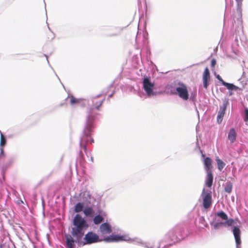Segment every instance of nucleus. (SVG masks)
<instances>
[{"mask_svg":"<svg viewBox=\"0 0 248 248\" xmlns=\"http://www.w3.org/2000/svg\"><path fill=\"white\" fill-rule=\"evenodd\" d=\"M86 221L79 214H77L73 220L71 234L77 241H79L83 236L85 231L88 228Z\"/></svg>","mask_w":248,"mask_h":248,"instance_id":"1","label":"nucleus"},{"mask_svg":"<svg viewBox=\"0 0 248 248\" xmlns=\"http://www.w3.org/2000/svg\"><path fill=\"white\" fill-rule=\"evenodd\" d=\"M184 230L180 227L176 226L170 230L164 236L163 239L159 243L158 248H160L162 245V242L168 243L164 248H166L172 244L177 242L183 239V232Z\"/></svg>","mask_w":248,"mask_h":248,"instance_id":"2","label":"nucleus"},{"mask_svg":"<svg viewBox=\"0 0 248 248\" xmlns=\"http://www.w3.org/2000/svg\"><path fill=\"white\" fill-rule=\"evenodd\" d=\"M92 117V113L90 111L86 117V124L83 131V136L80 139V148H83L85 151H86V147L84 142H90L91 143H93L94 142L93 139L90 137L94 127V121H93Z\"/></svg>","mask_w":248,"mask_h":248,"instance_id":"3","label":"nucleus"},{"mask_svg":"<svg viewBox=\"0 0 248 248\" xmlns=\"http://www.w3.org/2000/svg\"><path fill=\"white\" fill-rule=\"evenodd\" d=\"M104 241L106 242H119L121 241L134 242L141 243V240L139 238L132 239L128 235L112 234L104 238Z\"/></svg>","mask_w":248,"mask_h":248,"instance_id":"4","label":"nucleus"},{"mask_svg":"<svg viewBox=\"0 0 248 248\" xmlns=\"http://www.w3.org/2000/svg\"><path fill=\"white\" fill-rule=\"evenodd\" d=\"M173 93L178 95V96L184 100H187L189 99V94L187 86L182 82H179L175 87V91Z\"/></svg>","mask_w":248,"mask_h":248,"instance_id":"5","label":"nucleus"},{"mask_svg":"<svg viewBox=\"0 0 248 248\" xmlns=\"http://www.w3.org/2000/svg\"><path fill=\"white\" fill-rule=\"evenodd\" d=\"M100 96V95H98L96 96L95 97H93L92 98V107L87 111V115H88V113L91 111L92 113L93 121H94L96 116L98 115V113L95 112L94 111V108H96L97 110L99 109V107L102 105V103L105 100V98H103L101 99H98V98ZM89 105H91L90 103L89 104Z\"/></svg>","mask_w":248,"mask_h":248,"instance_id":"6","label":"nucleus"},{"mask_svg":"<svg viewBox=\"0 0 248 248\" xmlns=\"http://www.w3.org/2000/svg\"><path fill=\"white\" fill-rule=\"evenodd\" d=\"M143 88L148 96L156 95V92L154 91L155 88L154 83L152 82L151 79L148 77L144 78L143 81Z\"/></svg>","mask_w":248,"mask_h":248,"instance_id":"7","label":"nucleus"},{"mask_svg":"<svg viewBox=\"0 0 248 248\" xmlns=\"http://www.w3.org/2000/svg\"><path fill=\"white\" fill-rule=\"evenodd\" d=\"M233 220L230 219L228 220L223 221L217 219V217H214L213 221L211 223V225L213 226L215 230H218L222 227L231 226L233 224Z\"/></svg>","mask_w":248,"mask_h":248,"instance_id":"8","label":"nucleus"},{"mask_svg":"<svg viewBox=\"0 0 248 248\" xmlns=\"http://www.w3.org/2000/svg\"><path fill=\"white\" fill-rule=\"evenodd\" d=\"M84 240V245L91 244L101 241L98 235L92 232H89L85 234Z\"/></svg>","mask_w":248,"mask_h":248,"instance_id":"9","label":"nucleus"},{"mask_svg":"<svg viewBox=\"0 0 248 248\" xmlns=\"http://www.w3.org/2000/svg\"><path fill=\"white\" fill-rule=\"evenodd\" d=\"M78 198V201L87 204L90 202L91 195L89 191L84 190L80 192Z\"/></svg>","mask_w":248,"mask_h":248,"instance_id":"10","label":"nucleus"},{"mask_svg":"<svg viewBox=\"0 0 248 248\" xmlns=\"http://www.w3.org/2000/svg\"><path fill=\"white\" fill-rule=\"evenodd\" d=\"M232 232L236 243V248H241L240 230L238 227H234Z\"/></svg>","mask_w":248,"mask_h":248,"instance_id":"11","label":"nucleus"},{"mask_svg":"<svg viewBox=\"0 0 248 248\" xmlns=\"http://www.w3.org/2000/svg\"><path fill=\"white\" fill-rule=\"evenodd\" d=\"M99 231L102 235L110 234L112 232L111 226L107 222L102 223L99 227Z\"/></svg>","mask_w":248,"mask_h":248,"instance_id":"12","label":"nucleus"},{"mask_svg":"<svg viewBox=\"0 0 248 248\" xmlns=\"http://www.w3.org/2000/svg\"><path fill=\"white\" fill-rule=\"evenodd\" d=\"M227 102H224L222 105L220 106L219 110L218 112L217 116V122L218 124H220L224 117L226 108H227Z\"/></svg>","mask_w":248,"mask_h":248,"instance_id":"13","label":"nucleus"},{"mask_svg":"<svg viewBox=\"0 0 248 248\" xmlns=\"http://www.w3.org/2000/svg\"><path fill=\"white\" fill-rule=\"evenodd\" d=\"M202 194H204L203 199V205L205 208H209L211 204V195L209 192H205V189H203Z\"/></svg>","mask_w":248,"mask_h":248,"instance_id":"14","label":"nucleus"},{"mask_svg":"<svg viewBox=\"0 0 248 248\" xmlns=\"http://www.w3.org/2000/svg\"><path fill=\"white\" fill-rule=\"evenodd\" d=\"M210 79V72L208 68L206 67L202 75V81L203 87L205 88H207L209 84V81Z\"/></svg>","mask_w":248,"mask_h":248,"instance_id":"15","label":"nucleus"},{"mask_svg":"<svg viewBox=\"0 0 248 248\" xmlns=\"http://www.w3.org/2000/svg\"><path fill=\"white\" fill-rule=\"evenodd\" d=\"M206 173L205 185L208 187H210L213 184V176L211 171L206 172Z\"/></svg>","mask_w":248,"mask_h":248,"instance_id":"16","label":"nucleus"},{"mask_svg":"<svg viewBox=\"0 0 248 248\" xmlns=\"http://www.w3.org/2000/svg\"><path fill=\"white\" fill-rule=\"evenodd\" d=\"M236 137V133L234 128H231L228 133V138L229 140L230 141L231 143H233Z\"/></svg>","mask_w":248,"mask_h":248,"instance_id":"17","label":"nucleus"},{"mask_svg":"<svg viewBox=\"0 0 248 248\" xmlns=\"http://www.w3.org/2000/svg\"><path fill=\"white\" fill-rule=\"evenodd\" d=\"M214 217H217V219H221L224 221L228 220L227 215L223 211H219L215 213Z\"/></svg>","mask_w":248,"mask_h":248,"instance_id":"18","label":"nucleus"},{"mask_svg":"<svg viewBox=\"0 0 248 248\" xmlns=\"http://www.w3.org/2000/svg\"><path fill=\"white\" fill-rule=\"evenodd\" d=\"M204 169L206 172L211 171L212 160L210 158L206 157L204 160Z\"/></svg>","mask_w":248,"mask_h":248,"instance_id":"19","label":"nucleus"},{"mask_svg":"<svg viewBox=\"0 0 248 248\" xmlns=\"http://www.w3.org/2000/svg\"><path fill=\"white\" fill-rule=\"evenodd\" d=\"M83 213L86 217H93L94 211L92 207H87L83 210Z\"/></svg>","mask_w":248,"mask_h":248,"instance_id":"20","label":"nucleus"},{"mask_svg":"<svg viewBox=\"0 0 248 248\" xmlns=\"http://www.w3.org/2000/svg\"><path fill=\"white\" fill-rule=\"evenodd\" d=\"M66 245L68 248H73L74 246V240L71 235L66 236Z\"/></svg>","mask_w":248,"mask_h":248,"instance_id":"21","label":"nucleus"},{"mask_svg":"<svg viewBox=\"0 0 248 248\" xmlns=\"http://www.w3.org/2000/svg\"><path fill=\"white\" fill-rule=\"evenodd\" d=\"M85 203L83 202H79L77 203L75 206V212L76 213H79L83 210Z\"/></svg>","mask_w":248,"mask_h":248,"instance_id":"22","label":"nucleus"},{"mask_svg":"<svg viewBox=\"0 0 248 248\" xmlns=\"http://www.w3.org/2000/svg\"><path fill=\"white\" fill-rule=\"evenodd\" d=\"M223 85L225 86L229 90H237L238 87L232 83H229L226 82H223Z\"/></svg>","mask_w":248,"mask_h":248,"instance_id":"23","label":"nucleus"},{"mask_svg":"<svg viewBox=\"0 0 248 248\" xmlns=\"http://www.w3.org/2000/svg\"><path fill=\"white\" fill-rule=\"evenodd\" d=\"M216 160L217 164L218 169L220 171H221L222 170L225 166V163L223 161H222L221 159H220L218 157H216Z\"/></svg>","mask_w":248,"mask_h":248,"instance_id":"24","label":"nucleus"},{"mask_svg":"<svg viewBox=\"0 0 248 248\" xmlns=\"http://www.w3.org/2000/svg\"><path fill=\"white\" fill-rule=\"evenodd\" d=\"M68 98L70 99V103L72 106H74L77 104H78L80 101V99H77L72 95H69Z\"/></svg>","mask_w":248,"mask_h":248,"instance_id":"25","label":"nucleus"},{"mask_svg":"<svg viewBox=\"0 0 248 248\" xmlns=\"http://www.w3.org/2000/svg\"><path fill=\"white\" fill-rule=\"evenodd\" d=\"M232 183L227 182L226 183L225 187H224V189L226 192H227L228 193H230L232 192Z\"/></svg>","mask_w":248,"mask_h":248,"instance_id":"26","label":"nucleus"},{"mask_svg":"<svg viewBox=\"0 0 248 248\" xmlns=\"http://www.w3.org/2000/svg\"><path fill=\"white\" fill-rule=\"evenodd\" d=\"M103 218L100 215H97L93 218V222L95 224H99L103 221Z\"/></svg>","mask_w":248,"mask_h":248,"instance_id":"27","label":"nucleus"},{"mask_svg":"<svg viewBox=\"0 0 248 248\" xmlns=\"http://www.w3.org/2000/svg\"><path fill=\"white\" fill-rule=\"evenodd\" d=\"M0 147H2L5 145L6 144V139L4 137V135L0 130Z\"/></svg>","mask_w":248,"mask_h":248,"instance_id":"28","label":"nucleus"},{"mask_svg":"<svg viewBox=\"0 0 248 248\" xmlns=\"http://www.w3.org/2000/svg\"><path fill=\"white\" fill-rule=\"evenodd\" d=\"M196 96L197 92L196 90H195V91H193L190 93L189 99L194 102L196 100Z\"/></svg>","mask_w":248,"mask_h":248,"instance_id":"29","label":"nucleus"},{"mask_svg":"<svg viewBox=\"0 0 248 248\" xmlns=\"http://www.w3.org/2000/svg\"><path fill=\"white\" fill-rule=\"evenodd\" d=\"M244 120L245 122H248V108H246L245 109V115L244 117Z\"/></svg>","mask_w":248,"mask_h":248,"instance_id":"30","label":"nucleus"},{"mask_svg":"<svg viewBox=\"0 0 248 248\" xmlns=\"http://www.w3.org/2000/svg\"><path fill=\"white\" fill-rule=\"evenodd\" d=\"M220 81V82H221V83L223 85V82H225L224 81H223V80L222 79V78H221V77L219 76V75H217V77H216Z\"/></svg>","mask_w":248,"mask_h":248,"instance_id":"31","label":"nucleus"},{"mask_svg":"<svg viewBox=\"0 0 248 248\" xmlns=\"http://www.w3.org/2000/svg\"><path fill=\"white\" fill-rule=\"evenodd\" d=\"M216 64V61L215 59H213L211 62V65L212 67H214Z\"/></svg>","mask_w":248,"mask_h":248,"instance_id":"32","label":"nucleus"},{"mask_svg":"<svg viewBox=\"0 0 248 248\" xmlns=\"http://www.w3.org/2000/svg\"><path fill=\"white\" fill-rule=\"evenodd\" d=\"M236 1L237 2L238 8H240L241 6V2H242V0H236Z\"/></svg>","mask_w":248,"mask_h":248,"instance_id":"33","label":"nucleus"},{"mask_svg":"<svg viewBox=\"0 0 248 248\" xmlns=\"http://www.w3.org/2000/svg\"><path fill=\"white\" fill-rule=\"evenodd\" d=\"M0 157H1L2 155H4V153L3 149L2 148V147H0Z\"/></svg>","mask_w":248,"mask_h":248,"instance_id":"34","label":"nucleus"},{"mask_svg":"<svg viewBox=\"0 0 248 248\" xmlns=\"http://www.w3.org/2000/svg\"><path fill=\"white\" fill-rule=\"evenodd\" d=\"M144 247L146 248H154L152 246H149L147 244H145Z\"/></svg>","mask_w":248,"mask_h":248,"instance_id":"35","label":"nucleus"},{"mask_svg":"<svg viewBox=\"0 0 248 248\" xmlns=\"http://www.w3.org/2000/svg\"><path fill=\"white\" fill-rule=\"evenodd\" d=\"M138 35H139V34L138 33V35H137V37H136V41H138Z\"/></svg>","mask_w":248,"mask_h":248,"instance_id":"36","label":"nucleus"},{"mask_svg":"<svg viewBox=\"0 0 248 248\" xmlns=\"http://www.w3.org/2000/svg\"><path fill=\"white\" fill-rule=\"evenodd\" d=\"M112 94H110V95L108 96V97H109H109H111L112 96Z\"/></svg>","mask_w":248,"mask_h":248,"instance_id":"37","label":"nucleus"},{"mask_svg":"<svg viewBox=\"0 0 248 248\" xmlns=\"http://www.w3.org/2000/svg\"><path fill=\"white\" fill-rule=\"evenodd\" d=\"M46 57L47 61L48 62V60L47 57L46 56Z\"/></svg>","mask_w":248,"mask_h":248,"instance_id":"38","label":"nucleus"},{"mask_svg":"<svg viewBox=\"0 0 248 248\" xmlns=\"http://www.w3.org/2000/svg\"><path fill=\"white\" fill-rule=\"evenodd\" d=\"M91 160H92V161H93V158L92 157H91Z\"/></svg>","mask_w":248,"mask_h":248,"instance_id":"39","label":"nucleus"}]
</instances>
